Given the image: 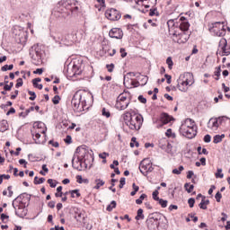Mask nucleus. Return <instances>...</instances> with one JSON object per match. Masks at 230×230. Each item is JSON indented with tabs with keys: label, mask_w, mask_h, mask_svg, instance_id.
<instances>
[{
	"label": "nucleus",
	"mask_w": 230,
	"mask_h": 230,
	"mask_svg": "<svg viewBox=\"0 0 230 230\" xmlns=\"http://www.w3.org/2000/svg\"><path fill=\"white\" fill-rule=\"evenodd\" d=\"M105 17H107L109 21H119V19H121V13L115 8L108 9L105 12Z\"/></svg>",
	"instance_id": "obj_11"
},
{
	"label": "nucleus",
	"mask_w": 230,
	"mask_h": 230,
	"mask_svg": "<svg viewBox=\"0 0 230 230\" xmlns=\"http://www.w3.org/2000/svg\"><path fill=\"white\" fill-rule=\"evenodd\" d=\"M209 30L210 31H213L216 37H225L226 32L225 22H216L211 23L209 26Z\"/></svg>",
	"instance_id": "obj_6"
},
{
	"label": "nucleus",
	"mask_w": 230,
	"mask_h": 230,
	"mask_svg": "<svg viewBox=\"0 0 230 230\" xmlns=\"http://www.w3.org/2000/svg\"><path fill=\"white\" fill-rule=\"evenodd\" d=\"M224 137H226V135H224V134H222V135H216L214 137L213 143L215 145H218V143H222V139H224Z\"/></svg>",
	"instance_id": "obj_26"
},
{
	"label": "nucleus",
	"mask_w": 230,
	"mask_h": 230,
	"mask_svg": "<svg viewBox=\"0 0 230 230\" xmlns=\"http://www.w3.org/2000/svg\"><path fill=\"white\" fill-rule=\"evenodd\" d=\"M204 199H206V197H203L201 202L199 204V209H208V206L204 203Z\"/></svg>",
	"instance_id": "obj_49"
},
{
	"label": "nucleus",
	"mask_w": 230,
	"mask_h": 230,
	"mask_svg": "<svg viewBox=\"0 0 230 230\" xmlns=\"http://www.w3.org/2000/svg\"><path fill=\"white\" fill-rule=\"evenodd\" d=\"M76 98H78V92H76L74 97L72 98L71 103L74 109H80V107H82V104H80V101H78Z\"/></svg>",
	"instance_id": "obj_21"
},
{
	"label": "nucleus",
	"mask_w": 230,
	"mask_h": 230,
	"mask_svg": "<svg viewBox=\"0 0 230 230\" xmlns=\"http://www.w3.org/2000/svg\"><path fill=\"white\" fill-rule=\"evenodd\" d=\"M188 204L190 208H193L195 206V199L193 198L189 199Z\"/></svg>",
	"instance_id": "obj_58"
},
{
	"label": "nucleus",
	"mask_w": 230,
	"mask_h": 230,
	"mask_svg": "<svg viewBox=\"0 0 230 230\" xmlns=\"http://www.w3.org/2000/svg\"><path fill=\"white\" fill-rule=\"evenodd\" d=\"M146 199V194H142L139 199H136V204H143V200Z\"/></svg>",
	"instance_id": "obj_45"
},
{
	"label": "nucleus",
	"mask_w": 230,
	"mask_h": 230,
	"mask_svg": "<svg viewBox=\"0 0 230 230\" xmlns=\"http://www.w3.org/2000/svg\"><path fill=\"white\" fill-rule=\"evenodd\" d=\"M174 119H173V117L170 116L168 113L163 112L160 115V121L162 124L159 127H163V125H168L170 121H173Z\"/></svg>",
	"instance_id": "obj_19"
},
{
	"label": "nucleus",
	"mask_w": 230,
	"mask_h": 230,
	"mask_svg": "<svg viewBox=\"0 0 230 230\" xmlns=\"http://www.w3.org/2000/svg\"><path fill=\"white\" fill-rule=\"evenodd\" d=\"M75 154L79 155V159L83 161L84 164H86V168L89 166V164H91V163H93V161H94V156H93V154L82 146H78L76 148Z\"/></svg>",
	"instance_id": "obj_4"
},
{
	"label": "nucleus",
	"mask_w": 230,
	"mask_h": 230,
	"mask_svg": "<svg viewBox=\"0 0 230 230\" xmlns=\"http://www.w3.org/2000/svg\"><path fill=\"white\" fill-rule=\"evenodd\" d=\"M73 8H75V5H70V7H65V10L62 8H59L58 11H55L56 17H59L61 19H66V17H69L71 13H73Z\"/></svg>",
	"instance_id": "obj_12"
},
{
	"label": "nucleus",
	"mask_w": 230,
	"mask_h": 230,
	"mask_svg": "<svg viewBox=\"0 0 230 230\" xmlns=\"http://www.w3.org/2000/svg\"><path fill=\"white\" fill-rule=\"evenodd\" d=\"M157 202H159L161 208H166L168 206V200L160 199Z\"/></svg>",
	"instance_id": "obj_48"
},
{
	"label": "nucleus",
	"mask_w": 230,
	"mask_h": 230,
	"mask_svg": "<svg viewBox=\"0 0 230 230\" xmlns=\"http://www.w3.org/2000/svg\"><path fill=\"white\" fill-rule=\"evenodd\" d=\"M106 68L108 69L109 73H112L114 71V64L106 65Z\"/></svg>",
	"instance_id": "obj_59"
},
{
	"label": "nucleus",
	"mask_w": 230,
	"mask_h": 230,
	"mask_svg": "<svg viewBox=\"0 0 230 230\" xmlns=\"http://www.w3.org/2000/svg\"><path fill=\"white\" fill-rule=\"evenodd\" d=\"M30 57L35 66H39V64L42 62V54L40 53V49H39V45H34L31 48Z\"/></svg>",
	"instance_id": "obj_8"
},
{
	"label": "nucleus",
	"mask_w": 230,
	"mask_h": 230,
	"mask_svg": "<svg viewBox=\"0 0 230 230\" xmlns=\"http://www.w3.org/2000/svg\"><path fill=\"white\" fill-rule=\"evenodd\" d=\"M184 188L187 190V193H191V191H193L195 186L193 184L185 183Z\"/></svg>",
	"instance_id": "obj_32"
},
{
	"label": "nucleus",
	"mask_w": 230,
	"mask_h": 230,
	"mask_svg": "<svg viewBox=\"0 0 230 230\" xmlns=\"http://www.w3.org/2000/svg\"><path fill=\"white\" fill-rule=\"evenodd\" d=\"M150 17H154V15L158 16L159 13L157 12V7L151 8L149 11Z\"/></svg>",
	"instance_id": "obj_37"
},
{
	"label": "nucleus",
	"mask_w": 230,
	"mask_h": 230,
	"mask_svg": "<svg viewBox=\"0 0 230 230\" xmlns=\"http://www.w3.org/2000/svg\"><path fill=\"white\" fill-rule=\"evenodd\" d=\"M109 37L111 39H123V31L119 28H112L109 32Z\"/></svg>",
	"instance_id": "obj_16"
},
{
	"label": "nucleus",
	"mask_w": 230,
	"mask_h": 230,
	"mask_svg": "<svg viewBox=\"0 0 230 230\" xmlns=\"http://www.w3.org/2000/svg\"><path fill=\"white\" fill-rule=\"evenodd\" d=\"M32 136L35 137L34 141H36L38 145H40V140H39L40 139V133L35 132V133H32Z\"/></svg>",
	"instance_id": "obj_38"
},
{
	"label": "nucleus",
	"mask_w": 230,
	"mask_h": 230,
	"mask_svg": "<svg viewBox=\"0 0 230 230\" xmlns=\"http://www.w3.org/2000/svg\"><path fill=\"white\" fill-rule=\"evenodd\" d=\"M219 48H221V50H222L221 57H224L226 53V49L227 48V40H226V38H223L220 40Z\"/></svg>",
	"instance_id": "obj_22"
},
{
	"label": "nucleus",
	"mask_w": 230,
	"mask_h": 230,
	"mask_svg": "<svg viewBox=\"0 0 230 230\" xmlns=\"http://www.w3.org/2000/svg\"><path fill=\"white\" fill-rule=\"evenodd\" d=\"M138 102H140V103H146V98H145L143 95H139Z\"/></svg>",
	"instance_id": "obj_63"
},
{
	"label": "nucleus",
	"mask_w": 230,
	"mask_h": 230,
	"mask_svg": "<svg viewBox=\"0 0 230 230\" xmlns=\"http://www.w3.org/2000/svg\"><path fill=\"white\" fill-rule=\"evenodd\" d=\"M172 40L178 44H186V42L190 40V33L184 31L178 32L177 31H174L172 32Z\"/></svg>",
	"instance_id": "obj_9"
},
{
	"label": "nucleus",
	"mask_w": 230,
	"mask_h": 230,
	"mask_svg": "<svg viewBox=\"0 0 230 230\" xmlns=\"http://www.w3.org/2000/svg\"><path fill=\"white\" fill-rule=\"evenodd\" d=\"M166 64L169 69H172L173 67V60H172V57L167 58Z\"/></svg>",
	"instance_id": "obj_44"
},
{
	"label": "nucleus",
	"mask_w": 230,
	"mask_h": 230,
	"mask_svg": "<svg viewBox=\"0 0 230 230\" xmlns=\"http://www.w3.org/2000/svg\"><path fill=\"white\" fill-rule=\"evenodd\" d=\"M52 103H54V105H58V103H60V96L55 95L52 99Z\"/></svg>",
	"instance_id": "obj_52"
},
{
	"label": "nucleus",
	"mask_w": 230,
	"mask_h": 230,
	"mask_svg": "<svg viewBox=\"0 0 230 230\" xmlns=\"http://www.w3.org/2000/svg\"><path fill=\"white\" fill-rule=\"evenodd\" d=\"M13 69V65H4V66L1 67V71H12Z\"/></svg>",
	"instance_id": "obj_40"
},
{
	"label": "nucleus",
	"mask_w": 230,
	"mask_h": 230,
	"mask_svg": "<svg viewBox=\"0 0 230 230\" xmlns=\"http://www.w3.org/2000/svg\"><path fill=\"white\" fill-rule=\"evenodd\" d=\"M136 220H145V215L143 214V208H139L137 212Z\"/></svg>",
	"instance_id": "obj_29"
},
{
	"label": "nucleus",
	"mask_w": 230,
	"mask_h": 230,
	"mask_svg": "<svg viewBox=\"0 0 230 230\" xmlns=\"http://www.w3.org/2000/svg\"><path fill=\"white\" fill-rule=\"evenodd\" d=\"M33 111H35V107L31 106L30 109L26 110L23 115V118H26V116H28V114H30V112H33Z\"/></svg>",
	"instance_id": "obj_55"
},
{
	"label": "nucleus",
	"mask_w": 230,
	"mask_h": 230,
	"mask_svg": "<svg viewBox=\"0 0 230 230\" xmlns=\"http://www.w3.org/2000/svg\"><path fill=\"white\" fill-rule=\"evenodd\" d=\"M130 105V98L127 95V93H120L117 97L116 101V110L117 111H125Z\"/></svg>",
	"instance_id": "obj_5"
},
{
	"label": "nucleus",
	"mask_w": 230,
	"mask_h": 230,
	"mask_svg": "<svg viewBox=\"0 0 230 230\" xmlns=\"http://www.w3.org/2000/svg\"><path fill=\"white\" fill-rule=\"evenodd\" d=\"M141 82H142V86L143 85H146V84L148 83V76H146V75H144L143 77H142V79H141Z\"/></svg>",
	"instance_id": "obj_60"
},
{
	"label": "nucleus",
	"mask_w": 230,
	"mask_h": 230,
	"mask_svg": "<svg viewBox=\"0 0 230 230\" xmlns=\"http://www.w3.org/2000/svg\"><path fill=\"white\" fill-rule=\"evenodd\" d=\"M167 26L169 28L170 35H172V27L170 26H172V27L175 26V22H173V20H169L167 22Z\"/></svg>",
	"instance_id": "obj_50"
},
{
	"label": "nucleus",
	"mask_w": 230,
	"mask_h": 230,
	"mask_svg": "<svg viewBox=\"0 0 230 230\" xmlns=\"http://www.w3.org/2000/svg\"><path fill=\"white\" fill-rule=\"evenodd\" d=\"M64 8H71V6H74L72 14L76 15L78 12H80V6H78V2L76 0H66L65 3H63Z\"/></svg>",
	"instance_id": "obj_13"
},
{
	"label": "nucleus",
	"mask_w": 230,
	"mask_h": 230,
	"mask_svg": "<svg viewBox=\"0 0 230 230\" xmlns=\"http://www.w3.org/2000/svg\"><path fill=\"white\" fill-rule=\"evenodd\" d=\"M47 182L48 184H49L50 188H57V181L53 179H49Z\"/></svg>",
	"instance_id": "obj_46"
},
{
	"label": "nucleus",
	"mask_w": 230,
	"mask_h": 230,
	"mask_svg": "<svg viewBox=\"0 0 230 230\" xmlns=\"http://www.w3.org/2000/svg\"><path fill=\"white\" fill-rule=\"evenodd\" d=\"M222 73V68L220 66L216 67V70L214 72L215 80H220V74Z\"/></svg>",
	"instance_id": "obj_30"
},
{
	"label": "nucleus",
	"mask_w": 230,
	"mask_h": 230,
	"mask_svg": "<svg viewBox=\"0 0 230 230\" xmlns=\"http://www.w3.org/2000/svg\"><path fill=\"white\" fill-rule=\"evenodd\" d=\"M230 55V47L227 46V41H226V49H225V56L229 57Z\"/></svg>",
	"instance_id": "obj_64"
},
{
	"label": "nucleus",
	"mask_w": 230,
	"mask_h": 230,
	"mask_svg": "<svg viewBox=\"0 0 230 230\" xmlns=\"http://www.w3.org/2000/svg\"><path fill=\"white\" fill-rule=\"evenodd\" d=\"M180 134L181 136H184L185 137H188V139H193L195 136H197V126L194 128H188L184 131L182 129H179Z\"/></svg>",
	"instance_id": "obj_14"
},
{
	"label": "nucleus",
	"mask_w": 230,
	"mask_h": 230,
	"mask_svg": "<svg viewBox=\"0 0 230 230\" xmlns=\"http://www.w3.org/2000/svg\"><path fill=\"white\" fill-rule=\"evenodd\" d=\"M51 37L53 40H55V42H58V44H61L62 42L63 44H65V46H71V44H73V40H64V38L62 37V34L60 32H56L54 35H51Z\"/></svg>",
	"instance_id": "obj_15"
},
{
	"label": "nucleus",
	"mask_w": 230,
	"mask_h": 230,
	"mask_svg": "<svg viewBox=\"0 0 230 230\" xmlns=\"http://www.w3.org/2000/svg\"><path fill=\"white\" fill-rule=\"evenodd\" d=\"M197 127V125H195V121L191 119H186L181 125L180 129L179 130H186V128H192Z\"/></svg>",
	"instance_id": "obj_17"
},
{
	"label": "nucleus",
	"mask_w": 230,
	"mask_h": 230,
	"mask_svg": "<svg viewBox=\"0 0 230 230\" xmlns=\"http://www.w3.org/2000/svg\"><path fill=\"white\" fill-rule=\"evenodd\" d=\"M216 179H224V173H222V168H217V172L215 173Z\"/></svg>",
	"instance_id": "obj_35"
},
{
	"label": "nucleus",
	"mask_w": 230,
	"mask_h": 230,
	"mask_svg": "<svg viewBox=\"0 0 230 230\" xmlns=\"http://www.w3.org/2000/svg\"><path fill=\"white\" fill-rule=\"evenodd\" d=\"M46 178H40L39 177H35L34 178V184H42L43 182H45Z\"/></svg>",
	"instance_id": "obj_41"
},
{
	"label": "nucleus",
	"mask_w": 230,
	"mask_h": 230,
	"mask_svg": "<svg viewBox=\"0 0 230 230\" xmlns=\"http://www.w3.org/2000/svg\"><path fill=\"white\" fill-rule=\"evenodd\" d=\"M116 208V201L112 200L110 205L107 206L106 211H112Z\"/></svg>",
	"instance_id": "obj_34"
},
{
	"label": "nucleus",
	"mask_w": 230,
	"mask_h": 230,
	"mask_svg": "<svg viewBox=\"0 0 230 230\" xmlns=\"http://www.w3.org/2000/svg\"><path fill=\"white\" fill-rule=\"evenodd\" d=\"M28 94H30V96H31V97H29V100H31V102H34V100L37 98V94L35 93V92L29 90Z\"/></svg>",
	"instance_id": "obj_42"
},
{
	"label": "nucleus",
	"mask_w": 230,
	"mask_h": 230,
	"mask_svg": "<svg viewBox=\"0 0 230 230\" xmlns=\"http://www.w3.org/2000/svg\"><path fill=\"white\" fill-rule=\"evenodd\" d=\"M22 84H23L22 78L17 79V83L15 84L16 89H19V87H22Z\"/></svg>",
	"instance_id": "obj_57"
},
{
	"label": "nucleus",
	"mask_w": 230,
	"mask_h": 230,
	"mask_svg": "<svg viewBox=\"0 0 230 230\" xmlns=\"http://www.w3.org/2000/svg\"><path fill=\"white\" fill-rule=\"evenodd\" d=\"M215 199H216L217 202H220V200H222V193H220V191H217L216 193Z\"/></svg>",
	"instance_id": "obj_56"
},
{
	"label": "nucleus",
	"mask_w": 230,
	"mask_h": 230,
	"mask_svg": "<svg viewBox=\"0 0 230 230\" xmlns=\"http://www.w3.org/2000/svg\"><path fill=\"white\" fill-rule=\"evenodd\" d=\"M114 182H118L117 179H111V186L109 187V190L112 191V193H116V189L114 188L115 184Z\"/></svg>",
	"instance_id": "obj_47"
},
{
	"label": "nucleus",
	"mask_w": 230,
	"mask_h": 230,
	"mask_svg": "<svg viewBox=\"0 0 230 230\" xmlns=\"http://www.w3.org/2000/svg\"><path fill=\"white\" fill-rule=\"evenodd\" d=\"M123 119L125 121V124L127 125V127L128 126V124L130 123V120L132 119V118L134 117V115H132V113H130L129 111H126L123 115Z\"/></svg>",
	"instance_id": "obj_24"
},
{
	"label": "nucleus",
	"mask_w": 230,
	"mask_h": 230,
	"mask_svg": "<svg viewBox=\"0 0 230 230\" xmlns=\"http://www.w3.org/2000/svg\"><path fill=\"white\" fill-rule=\"evenodd\" d=\"M183 170H184V166L180 165L179 169L172 170V173H174V175H181V172H182Z\"/></svg>",
	"instance_id": "obj_39"
},
{
	"label": "nucleus",
	"mask_w": 230,
	"mask_h": 230,
	"mask_svg": "<svg viewBox=\"0 0 230 230\" xmlns=\"http://www.w3.org/2000/svg\"><path fill=\"white\" fill-rule=\"evenodd\" d=\"M12 87H13V82L4 84V91H12Z\"/></svg>",
	"instance_id": "obj_51"
},
{
	"label": "nucleus",
	"mask_w": 230,
	"mask_h": 230,
	"mask_svg": "<svg viewBox=\"0 0 230 230\" xmlns=\"http://www.w3.org/2000/svg\"><path fill=\"white\" fill-rule=\"evenodd\" d=\"M159 190H161V187H157V190H155V191H153L152 197L154 199V200H156V202L160 199L159 198Z\"/></svg>",
	"instance_id": "obj_31"
},
{
	"label": "nucleus",
	"mask_w": 230,
	"mask_h": 230,
	"mask_svg": "<svg viewBox=\"0 0 230 230\" xmlns=\"http://www.w3.org/2000/svg\"><path fill=\"white\" fill-rule=\"evenodd\" d=\"M165 136H166L167 137H172L173 139H175V137H176L175 133H172V128H168V129L166 130Z\"/></svg>",
	"instance_id": "obj_36"
},
{
	"label": "nucleus",
	"mask_w": 230,
	"mask_h": 230,
	"mask_svg": "<svg viewBox=\"0 0 230 230\" xmlns=\"http://www.w3.org/2000/svg\"><path fill=\"white\" fill-rule=\"evenodd\" d=\"M193 84H195L193 74L190 72L181 75L177 80V87L181 93H186L188 91V85H193Z\"/></svg>",
	"instance_id": "obj_1"
},
{
	"label": "nucleus",
	"mask_w": 230,
	"mask_h": 230,
	"mask_svg": "<svg viewBox=\"0 0 230 230\" xmlns=\"http://www.w3.org/2000/svg\"><path fill=\"white\" fill-rule=\"evenodd\" d=\"M102 114L104 116V118H109L111 116V111L106 108H102Z\"/></svg>",
	"instance_id": "obj_43"
},
{
	"label": "nucleus",
	"mask_w": 230,
	"mask_h": 230,
	"mask_svg": "<svg viewBox=\"0 0 230 230\" xmlns=\"http://www.w3.org/2000/svg\"><path fill=\"white\" fill-rule=\"evenodd\" d=\"M151 163L152 162H150V160L148 159H144L140 163V166H139L140 173L144 174L145 177H146V172L148 171V167L150 166Z\"/></svg>",
	"instance_id": "obj_18"
},
{
	"label": "nucleus",
	"mask_w": 230,
	"mask_h": 230,
	"mask_svg": "<svg viewBox=\"0 0 230 230\" xmlns=\"http://www.w3.org/2000/svg\"><path fill=\"white\" fill-rule=\"evenodd\" d=\"M78 93V97L76 98L79 102V103L81 104V109H84V107H85V93Z\"/></svg>",
	"instance_id": "obj_23"
},
{
	"label": "nucleus",
	"mask_w": 230,
	"mask_h": 230,
	"mask_svg": "<svg viewBox=\"0 0 230 230\" xmlns=\"http://www.w3.org/2000/svg\"><path fill=\"white\" fill-rule=\"evenodd\" d=\"M12 206L15 210V215L20 218H24L28 215V209H26L24 203H22V194L13 200Z\"/></svg>",
	"instance_id": "obj_3"
},
{
	"label": "nucleus",
	"mask_w": 230,
	"mask_h": 230,
	"mask_svg": "<svg viewBox=\"0 0 230 230\" xmlns=\"http://www.w3.org/2000/svg\"><path fill=\"white\" fill-rule=\"evenodd\" d=\"M95 186L93 187L94 190H100L102 186L105 185V181L102 179H95Z\"/></svg>",
	"instance_id": "obj_25"
},
{
	"label": "nucleus",
	"mask_w": 230,
	"mask_h": 230,
	"mask_svg": "<svg viewBox=\"0 0 230 230\" xmlns=\"http://www.w3.org/2000/svg\"><path fill=\"white\" fill-rule=\"evenodd\" d=\"M181 21H182L179 25L181 31H188L190 30V22L187 21L185 17H181Z\"/></svg>",
	"instance_id": "obj_20"
},
{
	"label": "nucleus",
	"mask_w": 230,
	"mask_h": 230,
	"mask_svg": "<svg viewBox=\"0 0 230 230\" xmlns=\"http://www.w3.org/2000/svg\"><path fill=\"white\" fill-rule=\"evenodd\" d=\"M143 115L134 114L131 119L129 120L128 127L130 128V130H140L141 127H143Z\"/></svg>",
	"instance_id": "obj_7"
},
{
	"label": "nucleus",
	"mask_w": 230,
	"mask_h": 230,
	"mask_svg": "<svg viewBox=\"0 0 230 230\" xmlns=\"http://www.w3.org/2000/svg\"><path fill=\"white\" fill-rule=\"evenodd\" d=\"M76 69H78V67H76V65H74L73 66L74 74L70 76H76V75H81L82 71H78Z\"/></svg>",
	"instance_id": "obj_53"
},
{
	"label": "nucleus",
	"mask_w": 230,
	"mask_h": 230,
	"mask_svg": "<svg viewBox=\"0 0 230 230\" xmlns=\"http://www.w3.org/2000/svg\"><path fill=\"white\" fill-rule=\"evenodd\" d=\"M125 184H126V179H125V177L120 178V180H119V190H122V188H123V186H125Z\"/></svg>",
	"instance_id": "obj_54"
},
{
	"label": "nucleus",
	"mask_w": 230,
	"mask_h": 230,
	"mask_svg": "<svg viewBox=\"0 0 230 230\" xmlns=\"http://www.w3.org/2000/svg\"><path fill=\"white\" fill-rule=\"evenodd\" d=\"M75 218L76 220V222H82V220H84V214L82 212H76Z\"/></svg>",
	"instance_id": "obj_33"
},
{
	"label": "nucleus",
	"mask_w": 230,
	"mask_h": 230,
	"mask_svg": "<svg viewBox=\"0 0 230 230\" xmlns=\"http://www.w3.org/2000/svg\"><path fill=\"white\" fill-rule=\"evenodd\" d=\"M119 53L122 58H125V57H127V51L125 50V49L121 48Z\"/></svg>",
	"instance_id": "obj_62"
},
{
	"label": "nucleus",
	"mask_w": 230,
	"mask_h": 230,
	"mask_svg": "<svg viewBox=\"0 0 230 230\" xmlns=\"http://www.w3.org/2000/svg\"><path fill=\"white\" fill-rule=\"evenodd\" d=\"M70 196L72 199H78L81 197L82 194H80L79 190H69Z\"/></svg>",
	"instance_id": "obj_28"
},
{
	"label": "nucleus",
	"mask_w": 230,
	"mask_h": 230,
	"mask_svg": "<svg viewBox=\"0 0 230 230\" xmlns=\"http://www.w3.org/2000/svg\"><path fill=\"white\" fill-rule=\"evenodd\" d=\"M164 218L166 220V217L163 216V214L159 212H154L148 215L146 224L147 226V229L149 230H157L159 229V220Z\"/></svg>",
	"instance_id": "obj_2"
},
{
	"label": "nucleus",
	"mask_w": 230,
	"mask_h": 230,
	"mask_svg": "<svg viewBox=\"0 0 230 230\" xmlns=\"http://www.w3.org/2000/svg\"><path fill=\"white\" fill-rule=\"evenodd\" d=\"M72 166L75 170H78V172L87 170V164H84L82 158H79V155L76 153H75L72 158Z\"/></svg>",
	"instance_id": "obj_10"
},
{
	"label": "nucleus",
	"mask_w": 230,
	"mask_h": 230,
	"mask_svg": "<svg viewBox=\"0 0 230 230\" xmlns=\"http://www.w3.org/2000/svg\"><path fill=\"white\" fill-rule=\"evenodd\" d=\"M7 129H8V121L2 120L0 122V132H6Z\"/></svg>",
	"instance_id": "obj_27"
},
{
	"label": "nucleus",
	"mask_w": 230,
	"mask_h": 230,
	"mask_svg": "<svg viewBox=\"0 0 230 230\" xmlns=\"http://www.w3.org/2000/svg\"><path fill=\"white\" fill-rule=\"evenodd\" d=\"M205 143H211V135H206L203 138Z\"/></svg>",
	"instance_id": "obj_61"
}]
</instances>
